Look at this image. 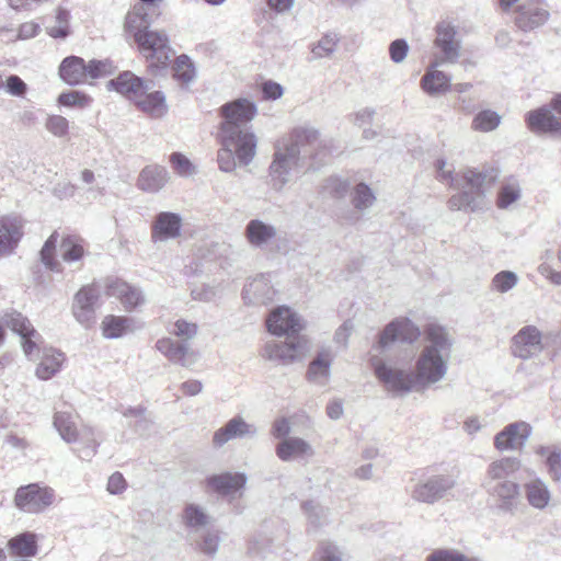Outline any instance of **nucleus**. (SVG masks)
<instances>
[{
  "instance_id": "nucleus-32",
  "label": "nucleus",
  "mask_w": 561,
  "mask_h": 561,
  "mask_svg": "<svg viewBox=\"0 0 561 561\" xmlns=\"http://www.w3.org/2000/svg\"><path fill=\"white\" fill-rule=\"evenodd\" d=\"M522 468V461L517 457H502L489 463L484 485L502 481H511L510 477L514 476Z\"/></svg>"
},
{
  "instance_id": "nucleus-19",
  "label": "nucleus",
  "mask_w": 561,
  "mask_h": 561,
  "mask_svg": "<svg viewBox=\"0 0 561 561\" xmlns=\"http://www.w3.org/2000/svg\"><path fill=\"white\" fill-rule=\"evenodd\" d=\"M486 492L492 496L497 508L503 513L513 514L519 504L520 485L515 481H502L485 484Z\"/></svg>"
},
{
  "instance_id": "nucleus-1",
  "label": "nucleus",
  "mask_w": 561,
  "mask_h": 561,
  "mask_svg": "<svg viewBox=\"0 0 561 561\" xmlns=\"http://www.w3.org/2000/svg\"><path fill=\"white\" fill-rule=\"evenodd\" d=\"M453 345L454 340L445 327L438 323L425 327L424 344L414 365V377L419 387L428 388L446 378Z\"/></svg>"
},
{
  "instance_id": "nucleus-25",
  "label": "nucleus",
  "mask_w": 561,
  "mask_h": 561,
  "mask_svg": "<svg viewBox=\"0 0 561 561\" xmlns=\"http://www.w3.org/2000/svg\"><path fill=\"white\" fill-rule=\"evenodd\" d=\"M141 328L142 323L135 318L114 314L105 316L100 324L102 336L107 340L121 339Z\"/></svg>"
},
{
  "instance_id": "nucleus-12",
  "label": "nucleus",
  "mask_w": 561,
  "mask_h": 561,
  "mask_svg": "<svg viewBox=\"0 0 561 561\" xmlns=\"http://www.w3.org/2000/svg\"><path fill=\"white\" fill-rule=\"evenodd\" d=\"M99 298L100 290L94 284L82 286L72 298L71 313L84 329L91 328L95 322Z\"/></svg>"
},
{
  "instance_id": "nucleus-38",
  "label": "nucleus",
  "mask_w": 561,
  "mask_h": 561,
  "mask_svg": "<svg viewBox=\"0 0 561 561\" xmlns=\"http://www.w3.org/2000/svg\"><path fill=\"white\" fill-rule=\"evenodd\" d=\"M22 237L21 227L10 218L0 219V259L11 255Z\"/></svg>"
},
{
  "instance_id": "nucleus-4",
  "label": "nucleus",
  "mask_w": 561,
  "mask_h": 561,
  "mask_svg": "<svg viewBox=\"0 0 561 561\" xmlns=\"http://www.w3.org/2000/svg\"><path fill=\"white\" fill-rule=\"evenodd\" d=\"M308 322L298 311L283 306V364L302 360L311 348L305 331Z\"/></svg>"
},
{
  "instance_id": "nucleus-10",
  "label": "nucleus",
  "mask_w": 561,
  "mask_h": 561,
  "mask_svg": "<svg viewBox=\"0 0 561 561\" xmlns=\"http://www.w3.org/2000/svg\"><path fill=\"white\" fill-rule=\"evenodd\" d=\"M55 500L54 489L38 483L20 486L14 494L16 508L26 514H41L49 508Z\"/></svg>"
},
{
  "instance_id": "nucleus-39",
  "label": "nucleus",
  "mask_w": 561,
  "mask_h": 561,
  "mask_svg": "<svg viewBox=\"0 0 561 561\" xmlns=\"http://www.w3.org/2000/svg\"><path fill=\"white\" fill-rule=\"evenodd\" d=\"M137 107L154 118H160L168 113L165 95L161 91H147L135 101Z\"/></svg>"
},
{
  "instance_id": "nucleus-43",
  "label": "nucleus",
  "mask_w": 561,
  "mask_h": 561,
  "mask_svg": "<svg viewBox=\"0 0 561 561\" xmlns=\"http://www.w3.org/2000/svg\"><path fill=\"white\" fill-rule=\"evenodd\" d=\"M522 197V187L519 182L510 178L505 180L497 192L496 206L500 209H508L516 204Z\"/></svg>"
},
{
  "instance_id": "nucleus-31",
  "label": "nucleus",
  "mask_w": 561,
  "mask_h": 561,
  "mask_svg": "<svg viewBox=\"0 0 561 561\" xmlns=\"http://www.w3.org/2000/svg\"><path fill=\"white\" fill-rule=\"evenodd\" d=\"M524 495L528 505L545 511L552 501V493L545 480L539 477L529 479L523 484Z\"/></svg>"
},
{
  "instance_id": "nucleus-41",
  "label": "nucleus",
  "mask_w": 561,
  "mask_h": 561,
  "mask_svg": "<svg viewBox=\"0 0 561 561\" xmlns=\"http://www.w3.org/2000/svg\"><path fill=\"white\" fill-rule=\"evenodd\" d=\"M484 206V197L481 193L463 191L453 195L448 199L450 210L477 211Z\"/></svg>"
},
{
  "instance_id": "nucleus-64",
  "label": "nucleus",
  "mask_w": 561,
  "mask_h": 561,
  "mask_svg": "<svg viewBox=\"0 0 561 561\" xmlns=\"http://www.w3.org/2000/svg\"><path fill=\"white\" fill-rule=\"evenodd\" d=\"M375 116V110L371 107H363L350 115V121L359 128L368 127Z\"/></svg>"
},
{
  "instance_id": "nucleus-63",
  "label": "nucleus",
  "mask_w": 561,
  "mask_h": 561,
  "mask_svg": "<svg viewBox=\"0 0 561 561\" xmlns=\"http://www.w3.org/2000/svg\"><path fill=\"white\" fill-rule=\"evenodd\" d=\"M546 466L548 473L552 481H561V453L559 450H552L546 459Z\"/></svg>"
},
{
  "instance_id": "nucleus-62",
  "label": "nucleus",
  "mask_w": 561,
  "mask_h": 561,
  "mask_svg": "<svg viewBox=\"0 0 561 561\" xmlns=\"http://www.w3.org/2000/svg\"><path fill=\"white\" fill-rule=\"evenodd\" d=\"M312 561H342V552L335 545L325 543L314 553Z\"/></svg>"
},
{
  "instance_id": "nucleus-49",
  "label": "nucleus",
  "mask_w": 561,
  "mask_h": 561,
  "mask_svg": "<svg viewBox=\"0 0 561 561\" xmlns=\"http://www.w3.org/2000/svg\"><path fill=\"white\" fill-rule=\"evenodd\" d=\"M57 233H53L44 243L41 250V261L50 271L62 272L61 263L56 259Z\"/></svg>"
},
{
  "instance_id": "nucleus-22",
  "label": "nucleus",
  "mask_w": 561,
  "mask_h": 561,
  "mask_svg": "<svg viewBox=\"0 0 561 561\" xmlns=\"http://www.w3.org/2000/svg\"><path fill=\"white\" fill-rule=\"evenodd\" d=\"M436 46L443 54V61L455 64L460 56V41L457 28L448 21H442L436 26Z\"/></svg>"
},
{
  "instance_id": "nucleus-55",
  "label": "nucleus",
  "mask_w": 561,
  "mask_h": 561,
  "mask_svg": "<svg viewBox=\"0 0 561 561\" xmlns=\"http://www.w3.org/2000/svg\"><path fill=\"white\" fill-rule=\"evenodd\" d=\"M168 331L170 334L181 339L182 341H187L197 335L198 327L196 323L185 319H178L168 328Z\"/></svg>"
},
{
  "instance_id": "nucleus-26",
  "label": "nucleus",
  "mask_w": 561,
  "mask_h": 561,
  "mask_svg": "<svg viewBox=\"0 0 561 561\" xmlns=\"http://www.w3.org/2000/svg\"><path fill=\"white\" fill-rule=\"evenodd\" d=\"M277 228L261 219H251L243 236L251 248L265 250L277 237Z\"/></svg>"
},
{
  "instance_id": "nucleus-20",
  "label": "nucleus",
  "mask_w": 561,
  "mask_h": 561,
  "mask_svg": "<svg viewBox=\"0 0 561 561\" xmlns=\"http://www.w3.org/2000/svg\"><path fill=\"white\" fill-rule=\"evenodd\" d=\"M152 87L153 83L151 80H144L130 71H125L117 78L107 82L110 90H115L134 103L144 92L151 90Z\"/></svg>"
},
{
  "instance_id": "nucleus-34",
  "label": "nucleus",
  "mask_w": 561,
  "mask_h": 561,
  "mask_svg": "<svg viewBox=\"0 0 561 561\" xmlns=\"http://www.w3.org/2000/svg\"><path fill=\"white\" fill-rule=\"evenodd\" d=\"M170 174L164 167H145L138 175L137 187L144 192L157 193L169 182Z\"/></svg>"
},
{
  "instance_id": "nucleus-8",
  "label": "nucleus",
  "mask_w": 561,
  "mask_h": 561,
  "mask_svg": "<svg viewBox=\"0 0 561 561\" xmlns=\"http://www.w3.org/2000/svg\"><path fill=\"white\" fill-rule=\"evenodd\" d=\"M370 364L375 375L385 389L393 394L409 393L416 385L414 373L407 371L385 362L378 355H371Z\"/></svg>"
},
{
  "instance_id": "nucleus-50",
  "label": "nucleus",
  "mask_w": 561,
  "mask_h": 561,
  "mask_svg": "<svg viewBox=\"0 0 561 561\" xmlns=\"http://www.w3.org/2000/svg\"><path fill=\"white\" fill-rule=\"evenodd\" d=\"M519 282L518 275L513 271H501L491 280V289L497 294H506L514 289Z\"/></svg>"
},
{
  "instance_id": "nucleus-30",
  "label": "nucleus",
  "mask_w": 561,
  "mask_h": 561,
  "mask_svg": "<svg viewBox=\"0 0 561 561\" xmlns=\"http://www.w3.org/2000/svg\"><path fill=\"white\" fill-rule=\"evenodd\" d=\"M247 483V476L240 472H224L207 478L206 485L211 491L226 496H232L241 491Z\"/></svg>"
},
{
  "instance_id": "nucleus-28",
  "label": "nucleus",
  "mask_w": 561,
  "mask_h": 561,
  "mask_svg": "<svg viewBox=\"0 0 561 561\" xmlns=\"http://www.w3.org/2000/svg\"><path fill=\"white\" fill-rule=\"evenodd\" d=\"M157 350L172 363L188 367L196 362V354L185 343L175 342L170 337H162L156 343Z\"/></svg>"
},
{
  "instance_id": "nucleus-46",
  "label": "nucleus",
  "mask_w": 561,
  "mask_h": 561,
  "mask_svg": "<svg viewBox=\"0 0 561 561\" xmlns=\"http://www.w3.org/2000/svg\"><path fill=\"white\" fill-rule=\"evenodd\" d=\"M502 121V116L492 110H482L478 112L472 122L471 128L479 133H490L495 130Z\"/></svg>"
},
{
  "instance_id": "nucleus-57",
  "label": "nucleus",
  "mask_w": 561,
  "mask_h": 561,
  "mask_svg": "<svg viewBox=\"0 0 561 561\" xmlns=\"http://www.w3.org/2000/svg\"><path fill=\"white\" fill-rule=\"evenodd\" d=\"M58 103L67 107L84 108L91 105L92 98L80 91H70L61 93L58 96Z\"/></svg>"
},
{
  "instance_id": "nucleus-33",
  "label": "nucleus",
  "mask_w": 561,
  "mask_h": 561,
  "mask_svg": "<svg viewBox=\"0 0 561 561\" xmlns=\"http://www.w3.org/2000/svg\"><path fill=\"white\" fill-rule=\"evenodd\" d=\"M290 428L283 419V460H306L314 455L312 446L302 438L286 435Z\"/></svg>"
},
{
  "instance_id": "nucleus-9",
  "label": "nucleus",
  "mask_w": 561,
  "mask_h": 561,
  "mask_svg": "<svg viewBox=\"0 0 561 561\" xmlns=\"http://www.w3.org/2000/svg\"><path fill=\"white\" fill-rule=\"evenodd\" d=\"M319 133L312 127L296 128L291 135V144L283 152V174L288 170H298L302 160L313 154L316 146L320 144Z\"/></svg>"
},
{
  "instance_id": "nucleus-2",
  "label": "nucleus",
  "mask_w": 561,
  "mask_h": 561,
  "mask_svg": "<svg viewBox=\"0 0 561 561\" xmlns=\"http://www.w3.org/2000/svg\"><path fill=\"white\" fill-rule=\"evenodd\" d=\"M4 324L21 337V347L26 357L32 358L35 351L39 352L35 368V376L41 380H49L56 376L66 356L54 347H44L39 351L42 335L35 330L31 321L21 312L10 311L2 318Z\"/></svg>"
},
{
  "instance_id": "nucleus-35",
  "label": "nucleus",
  "mask_w": 561,
  "mask_h": 561,
  "mask_svg": "<svg viewBox=\"0 0 561 561\" xmlns=\"http://www.w3.org/2000/svg\"><path fill=\"white\" fill-rule=\"evenodd\" d=\"M38 535L32 531H24L14 537H12L8 543L7 548L10 553L14 557L23 558L22 560H26V558H33L38 552Z\"/></svg>"
},
{
  "instance_id": "nucleus-54",
  "label": "nucleus",
  "mask_w": 561,
  "mask_h": 561,
  "mask_svg": "<svg viewBox=\"0 0 561 561\" xmlns=\"http://www.w3.org/2000/svg\"><path fill=\"white\" fill-rule=\"evenodd\" d=\"M174 172L182 178H190L196 174L195 164L183 153L173 152L169 159Z\"/></svg>"
},
{
  "instance_id": "nucleus-36",
  "label": "nucleus",
  "mask_w": 561,
  "mask_h": 561,
  "mask_svg": "<svg viewBox=\"0 0 561 561\" xmlns=\"http://www.w3.org/2000/svg\"><path fill=\"white\" fill-rule=\"evenodd\" d=\"M438 62H435L425 71L422 80V89L431 96L444 94L451 89V79L445 72L436 69Z\"/></svg>"
},
{
  "instance_id": "nucleus-61",
  "label": "nucleus",
  "mask_w": 561,
  "mask_h": 561,
  "mask_svg": "<svg viewBox=\"0 0 561 561\" xmlns=\"http://www.w3.org/2000/svg\"><path fill=\"white\" fill-rule=\"evenodd\" d=\"M80 180L82 183H84L85 185L89 186L88 194L93 199H96L104 195V188L99 185H94L96 178H95V174L93 171H91L89 169H83L80 172Z\"/></svg>"
},
{
  "instance_id": "nucleus-5",
  "label": "nucleus",
  "mask_w": 561,
  "mask_h": 561,
  "mask_svg": "<svg viewBox=\"0 0 561 561\" xmlns=\"http://www.w3.org/2000/svg\"><path fill=\"white\" fill-rule=\"evenodd\" d=\"M256 114V104L248 98H239L228 102L220 107L222 122L219 126V133L236 138L251 137L252 142L257 144L256 136L248 127Z\"/></svg>"
},
{
  "instance_id": "nucleus-58",
  "label": "nucleus",
  "mask_w": 561,
  "mask_h": 561,
  "mask_svg": "<svg viewBox=\"0 0 561 561\" xmlns=\"http://www.w3.org/2000/svg\"><path fill=\"white\" fill-rule=\"evenodd\" d=\"M45 128L55 137L65 138L69 135V121L61 115H48Z\"/></svg>"
},
{
  "instance_id": "nucleus-27",
  "label": "nucleus",
  "mask_w": 561,
  "mask_h": 561,
  "mask_svg": "<svg viewBox=\"0 0 561 561\" xmlns=\"http://www.w3.org/2000/svg\"><path fill=\"white\" fill-rule=\"evenodd\" d=\"M276 295L277 290L265 276L250 280L242 290V298L247 305L267 306L274 301Z\"/></svg>"
},
{
  "instance_id": "nucleus-23",
  "label": "nucleus",
  "mask_w": 561,
  "mask_h": 561,
  "mask_svg": "<svg viewBox=\"0 0 561 561\" xmlns=\"http://www.w3.org/2000/svg\"><path fill=\"white\" fill-rule=\"evenodd\" d=\"M528 128L535 134H561V117L553 114L550 103L526 114Z\"/></svg>"
},
{
  "instance_id": "nucleus-59",
  "label": "nucleus",
  "mask_w": 561,
  "mask_h": 561,
  "mask_svg": "<svg viewBox=\"0 0 561 561\" xmlns=\"http://www.w3.org/2000/svg\"><path fill=\"white\" fill-rule=\"evenodd\" d=\"M70 13L62 8H58L56 12V25L47 30L49 36L54 38H65L68 36Z\"/></svg>"
},
{
  "instance_id": "nucleus-51",
  "label": "nucleus",
  "mask_w": 561,
  "mask_h": 561,
  "mask_svg": "<svg viewBox=\"0 0 561 561\" xmlns=\"http://www.w3.org/2000/svg\"><path fill=\"white\" fill-rule=\"evenodd\" d=\"M376 201L373 190L365 183L355 185L352 193V204L357 210H366L370 208Z\"/></svg>"
},
{
  "instance_id": "nucleus-45",
  "label": "nucleus",
  "mask_w": 561,
  "mask_h": 561,
  "mask_svg": "<svg viewBox=\"0 0 561 561\" xmlns=\"http://www.w3.org/2000/svg\"><path fill=\"white\" fill-rule=\"evenodd\" d=\"M220 543L221 537L219 531L208 529L202 533L198 539L195 540V549L209 558H214L219 551Z\"/></svg>"
},
{
  "instance_id": "nucleus-37",
  "label": "nucleus",
  "mask_w": 561,
  "mask_h": 561,
  "mask_svg": "<svg viewBox=\"0 0 561 561\" xmlns=\"http://www.w3.org/2000/svg\"><path fill=\"white\" fill-rule=\"evenodd\" d=\"M60 79L69 85L87 82V64L78 56L66 57L59 66Z\"/></svg>"
},
{
  "instance_id": "nucleus-3",
  "label": "nucleus",
  "mask_w": 561,
  "mask_h": 561,
  "mask_svg": "<svg viewBox=\"0 0 561 561\" xmlns=\"http://www.w3.org/2000/svg\"><path fill=\"white\" fill-rule=\"evenodd\" d=\"M53 426L65 443L76 445L73 451L80 459L89 461L96 455L100 446L96 431L79 423L76 415L56 412L53 416Z\"/></svg>"
},
{
  "instance_id": "nucleus-11",
  "label": "nucleus",
  "mask_w": 561,
  "mask_h": 561,
  "mask_svg": "<svg viewBox=\"0 0 561 561\" xmlns=\"http://www.w3.org/2000/svg\"><path fill=\"white\" fill-rule=\"evenodd\" d=\"M456 485L449 474H436L419 481L411 491V497L420 503L434 504L445 497Z\"/></svg>"
},
{
  "instance_id": "nucleus-40",
  "label": "nucleus",
  "mask_w": 561,
  "mask_h": 561,
  "mask_svg": "<svg viewBox=\"0 0 561 561\" xmlns=\"http://www.w3.org/2000/svg\"><path fill=\"white\" fill-rule=\"evenodd\" d=\"M58 252L64 262L73 264L83 259L87 249L83 239L68 236L61 240Z\"/></svg>"
},
{
  "instance_id": "nucleus-48",
  "label": "nucleus",
  "mask_w": 561,
  "mask_h": 561,
  "mask_svg": "<svg viewBox=\"0 0 561 561\" xmlns=\"http://www.w3.org/2000/svg\"><path fill=\"white\" fill-rule=\"evenodd\" d=\"M340 36L335 32L325 33L317 43L311 46V55L314 59L330 57L336 49Z\"/></svg>"
},
{
  "instance_id": "nucleus-16",
  "label": "nucleus",
  "mask_w": 561,
  "mask_h": 561,
  "mask_svg": "<svg viewBox=\"0 0 561 561\" xmlns=\"http://www.w3.org/2000/svg\"><path fill=\"white\" fill-rule=\"evenodd\" d=\"M257 435V428L242 415H234L213 434L214 447L221 448L234 439H252Z\"/></svg>"
},
{
  "instance_id": "nucleus-44",
  "label": "nucleus",
  "mask_w": 561,
  "mask_h": 561,
  "mask_svg": "<svg viewBox=\"0 0 561 561\" xmlns=\"http://www.w3.org/2000/svg\"><path fill=\"white\" fill-rule=\"evenodd\" d=\"M197 76L196 68L187 55L176 57L173 65V77L182 85L191 84Z\"/></svg>"
},
{
  "instance_id": "nucleus-60",
  "label": "nucleus",
  "mask_w": 561,
  "mask_h": 561,
  "mask_svg": "<svg viewBox=\"0 0 561 561\" xmlns=\"http://www.w3.org/2000/svg\"><path fill=\"white\" fill-rule=\"evenodd\" d=\"M304 511L313 525H320L328 518V510L313 501L306 502L304 504Z\"/></svg>"
},
{
  "instance_id": "nucleus-53",
  "label": "nucleus",
  "mask_w": 561,
  "mask_h": 561,
  "mask_svg": "<svg viewBox=\"0 0 561 561\" xmlns=\"http://www.w3.org/2000/svg\"><path fill=\"white\" fill-rule=\"evenodd\" d=\"M262 342L261 358L272 366H278L280 363V342L278 337L264 336Z\"/></svg>"
},
{
  "instance_id": "nucleus-14",
  "label": "nucleus",
  "mask_w": 561,
  "mask_h": 561,
  "mask_svg": "<svg viewBox=\"0 0 561 561\" xmlns=\"http://www.w3.org/2000/svg\"><path fill=\"white\" fill-rule=\"evenodd\" d=\"M533 434V427L525 421L507 424L494 436V448L500 453L519 451Z\"/></svg>"
},
{
  "instance_id": "nucleus-21",
  "label": "nucleus",
  "mask_w": 561,
  "mask_h": 561,
  "mask_svg": "<svg viewBox=\"0 0 561 561\" xmlns=\"http://www.w3.org/2000/svg\"><path fill=\"white\" fill-rule=\"evenodd\" d=\"M335 356L336 354L331 346L320 347L309 363L306 374L308 381L318 386H325L330 380L331 366Z\"/></svg>"
},
{
  "instance_id": "nucleus-17",
  "label": "nucleus",
  "mask_w": 561,
  "mask_h": 561,
  "mask_svg": "<svg viewBox=\"0 0 561 561\" xmlns=\"http://www.w3.org/2000/svg\"><path fill=\"white\" fill-rule=\"evenodd\" d=\"M512 354L520 359H530L543 350L542 333L536 325H525L512 339Z\"/></svg>"
},
{
  "instance_id": "nucleus-15",
  "label": "nucleus",
  "mask_w": 561,
  "mask_h": 561,
  "mask_svg": "<svg viewBox=\"0 0 561 561\" xmlns=\"http://www.w3.org/2000/svg\"><path fill=\"white\" fill-rule=\"evenodd\" d=\"M549 16L546 0H524L516 9L514 22L519 30L530 32L543 25Z\"/></svg>"
},
{
  "instance_id": "nucleus-24",
  "label": "nucleus",
  "mask_w": 561,
  "mask_h": 561,
  "mask_svg": "<svg viewBox=\"0 0 561 561\" xmlns=\"http://www.w3.org/2000/svg\"><path fill=\"white\" fill-rule=\"evenodd\" d=\"M105 294L118 299L127 311H131L145 302V297L139 288L121 279H106Z\"/></svg>"
},
{
  "instance_id": "nucleus-52",
  "label": "nucleus",
  "mask_w": 561,
  "mask_h": 561,
  "mask_svg": "<svg viewBox=\"0 0 561 561\" xmlns=\"http://www.w3.org/2000/svg\"><path fill=\"white\" fill-rule=\"evenodd\" d=\"M350 187L347 180L340 176L328 178L321 186L320 194L324 197L342 198Z\"/></svg>"
},
{
  "instance_id": "nucleus-13",
  "label": "nucleus",
  "mask_w": 561,
  "mask_h": 561,
  "mask_svg": "<svg viewBox=\"0 0 561 561\" xmlns=\"http://www.w3.org/2000/svg\"><path fill=\"white\" fill-rule=\"evenodd\" d=\"M421 335L420 328L409 318L401 317L389 322L380 332L373 351H381L396 341L415 342Z\"/></svg>"
},
{
  "instance_id": "nucleus-7",
  "label": "nucleus",
  "mask_w": 561,
  "mask_h": 561,
  "mask_svg": "<svg viewBox=\"0 0 561 561\" xmlns=\"http://www.w3.org/2000/svg\"><path fill=\"white\" fill-rule=\"evenodd\" d=\"M135 43L151 69H165L174 55L169 37L163 31L150 30L139 34Z\"/></svg>"
},
{
  "instance_id": "nucleus-56",
  "label": "nucleus",
  "mask_w": 561,
  "mask_h": 561,
  "mask_svg": "<svg viewBox=\"0 0 561 561\" xmlns=\"http://www.w3.org/2000/svg\"><path fill=\"white\" fill-rule=\"evenodd\" d=\"M115 66L110 59L104 60H90L87 64V80L88 79H99L110 76L114 72Z\"/></svg>"
},
{
  "instance_id": "nucleus-29",
  "label": "nucleus",
  "mask_w": 561,
  "mask_h": 561,
  "mask_svg": "<svg viewBox=\"0 0 561 561\" xmlns=\"http://www.w3.org/2000/svg\"><path fill=\"white\" fill-rule=\"evenodd\" d=\"M156 9L145 3H135L125 16L124 31L133 36L134 41L139 34L150 31L151 15Z\"/></svg>"
},
{
  "instance_id": "nucleus-18",
  "label": "nucleus",
  "mask_w": 561,
  "mask_h": 561,
  "mask_svg": "<svg viewBox=\"0 0 561 561\" xmlns=\"http://www.w3.org/2000/svg\"><path fill=\"white\" fill-rule=\"evenodd\" d=\"M183 219L180 214L161 211L156 215L151 222V241L153 243H165L181 236Z\"/></svg>"
},
{
  "instance_id": "nucleus-47",
  "label": "nucleus",
  "mask_w": 561,
  "mask_h": 561,
  "mask_svg": "<svg viewBox=\"0 0 561 561\" xmlns=\"http://www.w3.org/2000/svg\"><path fill=\"white\" fill-rule=\"evenodd\" d=\"M280 0H265V7L259 18L262 30L267 32L279 26Z\"/></svg>"
},
{
  "instance_id": "nucleus-6",
  "label": "nucleus",
  "mask_w": 561,
  "mask_h": 561,
  "mask_svg": "<svg viewBox=\"0 0 561 561\" xmlns=\"http://www.w3.org/2000/svg\"><path fill=\"white\" fill-rule=\"evenodd\" d=\"M220 148L217 152V163L220 171L231 173L237 165H249L255 154L257 144L251 137L236 138L219 133Z\"/></svg>"
},
{
  "instance_id": "nucleus-42",
  "label": "nucleus",
  "mask_w": 561,
  "mask_h": 561,
  "mask_svg": "<svg viewBox=\"0 0 561 561\" xmlns=\"http://www.w3.org/2000/svg\"><path fill=\"white\" fill-rule=\"evenodd\" d=\"M183 524L191 529L197 530L211 523V517L206 508L199 504H186L182 512Z\"/></svg>"
}]
</instances>
